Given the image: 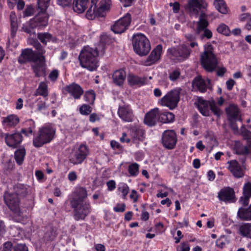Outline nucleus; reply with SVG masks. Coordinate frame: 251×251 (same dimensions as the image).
Masks as SVG:
<instances>
[{"label":"nucleus","instance_id":"11","mask_svg":"<svg viewBox=\"0 0 251 251\" xmlns=\"http://www.w3.org/2000/svg\"><path fill=\"white\" fill-rule=\"evenodd\" d=\"M191 50L186 45H182L177 48H172L168 50V53L172 60L184 61L188 58Z\"/></svg>","mask_w":251,"mask_h":251},{"label":"nucleus","instance_id":"12","mask_svg":"<svg viewBox=\"0 0 251 251\" xmlns=\"http://www.w3.org/2000/svg\"><path fill=\"white\" fill-rule=\"evenodd\" d=\"M207 4L205 0H189L185 6L186 10L192 16L197 17L200 12L205 9Z\"/></svg>","mask_w":251,"mask_h":251},{"label":"nucleus","instance_id":"56","mask_svg":"<svg viewBox=\"0 0 251 251\" xmlns=\"http://www.w3.org/2000/svg\"><path fill=\"white\" fill-rule=\"evenodd\" d=\"M243 194L244 196L251 197V184L250 183L245 184L243 188Z\"/></svg>","mask_w":251,"mask_h":251},{"label":"nucleus","instance_id":"38","mask_svg":"<svg viewBox=\"0 0 251 251\" xmlns=\"http://www.w3.org/2000/svg\"><path fill=\"white\" fill-rule=\"evenodd\" d=\"M25 125L29 126V127L27 128H23L21 131V133L27 136L32 134L33 130L35 127V125L34 122L31 119L27 120L25 122Z\"/></svg>","mask_w":251,"mask_h":251},{"label":"nucleus","instance_id":"42","mask_svg":"<svg viewBox=\"0 0 251 251\" xmlns=\"http://www.w3.org/2000/svg\"><path fill=\"white\" fill-rule=\"evenodd\" d=\"M129 188L128 185L125 183H120L118 185V191L121 194L123 199H126V196L128 193Z\"/></svg>","mask_w":251,"mask_h":251},{"label":"nucleus","instance_id":"26","mask_svg":"<svg viewBox=\"0 0 251 251\" xmlns=\"http://www.w3.org/2000/svg\"><path fill=\"white\" fill-rule=\"evenodd\" d=\"M65 91L75 99H79L83 93L82 88L77 84L73 83L65 87Z\"/></svg>","mask_w":251,"mask_h":251},{"label":"nucleus","instance_id":"19","mask_svg":"<svg viewBox=\"0 0 251 251\" xmlns=\"http://www.w3.org/2000/svg\"><path fill=\"white\" fill-rule=\"evenodd\" d=\"M162 54V46L158 45L152 50L148 57L143 62V64L145 66H151L155 63L160 59Z\"/></svg>","mask_w":251,"mask_h":251},{"label":"nucleus","instance_id":"50","mask_svg":"<svg viewBox=\"0 0 251 251\" xmlns=\"http://www.w3.org/2000/svg\"><path fill=\"white\" fill-rule=\"evenodd\" d=\"M92 107L86 104H83L79 107V113L83 115H88L92 112Z\"/></svg>","mask_w":251,"mask_h":251},{"label":"nucleus","instance_id":"40","mask_svg":"<svg viewBox=\"0 0 251 251\" xmlns=\"http://www.w3.org/2000/svg\"><path fill=\"white\" fill-rule=\"evenodd\" d=\"M10 19L11 21V35L14 36L15 32L17 29V18L15 12L12 11L10 15Z\"/></svg>","mask_w":251,"mask_h":251},{"label":"nucleus","instance_id":"45","mask_svg":"<svg viewBox=\"0 0 251 251\" xmlns=\"http://www.w3.org/2000/svg\"><path fill=\"white\" fill-rule=\"evenodd\" d=\"M241 21L246 23L245 28L248 30L251 29V15L249 13H243L240 17Z\"/></svg>","mask_w":251,"mask_h":251},{"label":"nucleus","instance_id":"30","mask_svg":"<svg viewBox=\"0 0 251 251\" xmlns=\"http://www.w3.org/2000/svg\"><path fill=\"white\" fill-rule=\"evenodd\" d=\"M15 190L17 195L23 197L30 194L33 192V189L31 187L23 184H18L15 188Z\"/></svg>","mask_w":251,"mask_h":251},{"label":"nucleus","instance_id":"44","mask_svg":"<svg viewBox=\"0 0 251 251\" xmlns=\"http://www.w3.org/2000/svg\"><path fill=\"white\" fill-rule=\"evenodd\" d=\"M25 154V151L24 149H20L15 152V158L17 163L21 165L23 161Z\"/></svg>","mask_w":251,"mask_h":251},{"label":"nucleus","instance_id":"61","mask_svg":"<svg viewBox=\"0 0 251 251\" xmlns=\"http://www.w3.org/2000/svg\"><path fill=\"white\" fill-rule=\"evenodd\" d=\"M129 197L134 202H136L138 201V195L137 191L135 190H132L130 194Z\"/></svg>","mask_w":251,"mask_h":251},{"label":"nucleus","instance_id":"15","mask_svg":"<svg viewBox=\"0 0 251 251\" xmlns=\"http://www.w3.org/2000/svg\"><path fill=\"white\" fill-rule=\"evenodd\" d=\"M208 25V22L206 19V15L204 13H201L200 16L199 21L197 22L196 32L199 34L201 31H203V33L201 36V40L204 38L209 39L212 36V32L206 28Z\"/></svg>","mask_w":251,"mask_h":251},{"label":"nucleus","instance_id":"55","mask_svg":"<svg viewBox=\"0 0 251 251\" xmlns=\"http://www.w3.org/2000/svg\"><path fill=\"white\" fill-rule=\"evenodd\" d=\"M37 103V110L38 111H41L42 110L46 109L47 107L46 103L45 101H43L41 98H39L36 100Z\"/></svg>","mask_w":251,"mask_h":251},{"label":"nucleus","instance_id":"22","mask_svg":"<svg viewBox=\"0 0 251 251\" xmlns=\"http://www.w3.org/2000/svg\"><path fill=\"white\" fill-rule=\"evenodd\" d=\"M5 140L7 146L16 148L22 142L23 137L21 133H7L5 134Z\"/></svg>","mask_w":251,"mask_h":251},{"label":"nucleus","instance_id":"59","mask_svg":"<svg viewBox=\"0 0 251 251\" xmlns=\"http://www.w3.org/2000/svg\"><path fill=\"white\" fill-rule=\"evenodd\" d=\"M125 209L126 205L124 203H118L113 208V210L116 212H123Z\"/></svg>","mask_w":251,"mask_h":251},{"label":"nucleus","instance_id":"43","mask_svg":"<svg viewBox=\"0 0 251 251\" xmlns=\"http://www.w3.org/2000/svg\"><path fill=\"white\" fill-rule=\"evenodd\" d=\"M240 231L243 236L251 238V224H246L241 226Z\"/></svg>","mask_w":251,"mask_h":251},{"label":"nucleus","instance_id":"24","mask_svg":"<svg viewBox=\"0 0 251 251\" xmlns=\"http://www.w3.org/2000/svg\"><path fill=\"white\" fill-rule=\"evenodd\" d=\"M159 110L157 108H154L147 113L144 118V123L149 126L155 125L159 120Z\"/></svg>","mask_w":251,"mask_h":251},{"label":"nucleus","instance_id":"25","mask_svg":"<svg viewBox=\"0 0 251 251\" xmlns=\"http://www.w3.org/2000/svg\"><path fill=\"white\" fill-rule=\"evenodd\" d=\"M234 197V191L233 188L230 187L223 189L218 194L219 200L226 202H233Z\"/></svg>","mask_w":251,"mask_h":251},{"label":"nucleus","instance_id":"10","mask_svg":"<svg viewBox=\"0 0 251 251\" xmlns=\"http://www.w3.org/2000/svg\"><path fill=\"white\" fill-rule=\"evenodd\" d=\"M89 154V149L84 144L75 148L70 155V161L74 165L81 164Z\"/></svg>","mask_w":251,"mask_h":251},{"label":"nucleus","instance_id":"36","mask_svg":"<svg viewBox=\"0 0 251 251\" xmlns=\"http://www.w3.org/2000/svg\"><path fill=\"white\" fill-rule=\"evenodd\" d=\"M214 5L216 9L220 13L226 14L228 13V8L224 0H214Z\"/></svg>","mask_w":251,"mask_h":251},{"label":"nucleus","instance_id":"64","mask_svg":"<svg viewBox=\"0 0 251 251\" xmlns=\"http://www.w3.org/2000/svg\"><path fill=\"white\" fill-rule=\"evenodd\" d=\"M100 119V116L98 114L93 113L90 115L89 120L92 123H94L96 121H99Z\"/></svg>","mask_w":251,"mask_h":251},{"label":"nucleus","instance_id":"53","mask_svg":"<svg viewBox=\"0 0 251 251\" xmlns=\"http://www.w3.org/2000/svg\"><path fill=\"white\" fill-rule=\"evenodd\" d=\"M190 247L188 242H182L176 248V251H190Z\"/></svg>","mask_w":251,"mask_h":251},{"label":"nucleus","instance_id":"48","mask_svg":"<svg viewBox=\"0 0 251 251\" xmlns=\"http://www.w3.org/2000/svg\"><path fill=\"white\" fill-rule=\"evenodd\" d=\"M96 98L95 92L93 90L87 91L84 96V100L91 104H93Z\"/></svg>","mask_w":251,"mask_h":251},{"label":"nucleus","instance_id":"39","mask_svg":"<svg viewBox=\"0 0 251 251\" xmlns=\"http://www.w3.org/2000/svg\"><path fill=\"white\" fill-rule=\"evenodd\" d=\"M110 4V0H103L100 2V5L98 8L102 17L105 16L106 11L109 9Z\"/></svg>","mask_w":251,"mask_h":251},{"label":"nucleus","instance_id":"33","mask_svg":"<svg viewBox=\"0 0 251 251\" xmlns=\"http://www.w3.org/2000/svg\"><path fill=\"white\" fill-rule=\"evenodd\" d=\"M48 94V85L47 83L45 82H41L36 90L35 95L41 96L44 98H47Z\"/></svg>","mask_w":251,"mask_h":251},{"label":"nucleus","instance_id":"57","mask_svg":"<svg viewBox=\"0 0 251 251\" xmlns=\"http://www.w3.org/2000/svg\"><path fill=\"white\" fill-rule=\"evenodd\" d=\"M180 75V73L178 70H174L170 73L169 78L172 81H175L179 77Z\"/></svg>","mask_w":251,"mask_h":251},{"label":"nucleus","instance_id":"60","mask_svg":"<svg viewBox=\"0 0 251 251\" xmlns=\"http://www.w3.org/2000/svg\"><path fill=\"white\" fill-rule=\"evenodd\" d=\"M34 11V9L32 6L27 5L24 12V15L27 17L31 16L33 14Z\"/></svg>","mask_w":251,"mask_h":251},{"label":"nucleus","instance_id":"47","mask_svg":"<svg viewBox=\"0 0 251 251\" xmlns=\"http://www.w3.org/2000/svg\"><path fill=\"white\" fill-rule=\"evenodd\" d=\"M37 37L38 39L45 45L51 40V35L48 32L39 33Z\"/></svg>","mask_w":251,"mask_h":251},{"label":"nucleus","instance_id":"27","mask_svg":"<svg viewBox=\"0 0 251 251\" xmlns=\"http://www.w3.org/2000/svg\"><path fill=\"white\" fill-rule=\"evenodd\" d=\"M210 83V80L208 79H204L201 76L196 77L193 81L192 85L194 88H196L201 92L206 91L208 84Z\"/></svg>","mask_w":251,"mask_h":251},{"label":"nucleus","instance_id":"13","mask_svg":"<svg viewBox=\"0 0 251 251\" xmlns=\"http://www.w3.org/2000/svg\"><path fill=\"white\" fill-rule=\"evenodd\" d=\"M198 107L200 113L204 116L209 115L210 110L217 116H219L222 113L221 109L214 102H209L204 100H200Z\"/></svg>","mask_w":251,"mask_h":251},{"label":"nucleus","instance_id":"6","mask_svg":"<svg viewBox=\"0 0 251 251\" xmlns=\"http://www.w3.org/2000/svg\"><path fill=\"white\" fill-rule=\"evenodd\" d=\"M33 45L37 50L38 54L34 52L31 49H25L22 51L21 55L19 57V62L24 63L26 61L37 62L38 61L40 57L45 53V50L38 41H34Z\"/></svg>","mask_w":251,"mask_h":251},{"label":"nucleus","instance_id":"9","mask_svg":"<svg viewBox=\"0 0 251 251\" xmlns=\"http://www.w3.org/2000/svg\"><path fill=\"white\" fill-rule=\"evenodd\" d=\"M179 100V92L176 90H174L163 96L158 103L162 106H166L173 110L177 106Z\"/></svg>","mask_w":251,"mask_h":251},{"label":"nucleus","instance_id":"7","mask_svg":"<svg viewBox=\"0 0 251 251\" xmlns=\"http://www.w3.org/2000/svg\"><path fill=\"white\" fill-rule=\"evenodd\" d=\"M48 18V16L45 11H40L34 18L24 25L23 29L27 33H30L31 29L36 27L42 29L47 25Z\"/></svg>","mask_w":251,"mask_h":251},{"label":"nucleus","instance_id":"3","mask_svg":"<svg viewBox=\"0 0 251 251\" xmlns=\"http://www.w3.org/2000/svg\"><path fill=\"white\" fill-rule=\"evenodd\" d=\"M55 134V129L51 125H45L40 128L37 135L33 138V145L38 148L50 142L54 138Z\"/></svg>","mask_w":251,"mask_h":251},{"label":"nucleus","instance_id":"29","mask_svg":"<svg viewBox=\"0 0 251 251\" xmlns=\"http://www.w3.org/2000/svg\"><path fill=\"white\" fill-rule=\"evenodd\" d=\"M89 0H74L73 9L78 13L83 12L87 8Z\"/></svg>","mask_w":251,"mask_h":251},{"label":"nucleus","instance_id":"14","mask_svg":"<svg viewBox=\"0 0 251 251\" xmlns=\"http://www.w3.org/2000/svg\"><path fill=\"white\" fill-rule=\"evenodd\" d=\"M243 136L247 139L248 146L243 145L239 142L235 144V150L237 154L246 155L251 151V132L245 128L242 130Z\"/></svg>","mask_w":251,"mask_h":251},{"label":"nucleus","instance_id":"18","mask_svg":"<svg viewBox=\"0 0 251 251\" xmlns=\"http://www.w3.org/2000/svg\"><path fill=\"white\" fill-rule=\"evenodd\" d=\"M162 144L168 149H173L177 141L176 135L173 130H165L162 134Z\"/></svg>","mask_w":251,"mask_h":251},{"label":"nucleus","instance_id":"51","mask_svg":"<svg viewBox=\"0 0 251 251\" xmlns=\"http://www.w3.org/2000/svg\"><path fill=\"white\" fill-rule=\"evenodd\" d=\"M169 191L173 192V190L171 188L164 186L163 189H160L158 191L156 197L161 198L166 197L168 195Z\"/></svg>","mask_w":251,"mask_h":251},{"label":"nucleus","instance_id":"5","mask_svg":"<svg viewBox=\"0 0 251 251\" xmlns=\"http://www.w3.org/2000/svg\"><path fill=\"white\" fill-rule=\"evenodd\" d=\"M132 44L134 51L140 56L146 55L151 50L149 39L145 35L140 33L133 36Z\"/></svg>","mask_w":251,"mask_h":251},{"label":"nucleus","instance_id":"17","mask_svg":"<svg viewBox=\"0 0 251 251\" xmlns=\"http://www.w3.org/2000/svg\"><path fill=\"white\" fill-rule=\"evenodd\" d=\"M4 199L6 205L14 213L18 216L21 215L19 210V201L18 195L16 194L6 193L4 196Z\"/></svg>","mask_w":251,"mask_h":251},{"label":"nucleus","instance_id":"49","mask_svg":"<svg viewBox=\"0 0 251 251\" xmlns=\"http://www.w3.org/2000/svg\"><path fill=\"white\" fill-rule=\"evenodd\" d=\"M217 31L218 33L228 36L230 34V31L227 25L225 24H220L217 28Z\"/></svg>","mask_w":251,"mask_h":251},{"label":"nucleus","instance_id":"41","mask_svg":"<svg viewBox=\"0 0 251 251\" xmlns=\"http://www.w3.org/2000/svg\"><path fill=\"white\" fill-rule=\"evenodd\" d=\"M226 113L230 119H235L239 114L238 108L235 105H230L226 109Z\"/></svg>","mask_w":251,"mask_h":251},{"label":"nucleus","instance_id":"31","mask_svg":"<svg viewBox=\"0 0 251 251\" xmlns=\"http://www.w3.org/2000/svg\"><path fill=\"white\" fill-rule=\"evenodd\" d=\"M126 77L125 71L123 69L117 70L113 74V79L114 82L118 85H122Z\"/></svg>","mask_w":251,"mask_h":251},{"label":"nucleus","instance_id":"4","mask_svg":"<svg viewBox=\"0 0 251 251\" xmlns=\"http://www.w3.org/2000/svg\"><path fill=\"white\" fill-rule=\"evenodd\" d=\"M204 52L201 56V63L203 68L208 72H213L217 67L218 61L213 52V48L209 43L204 46Z\"/></svg>","mask_w":251,"mask_h":251},{"label":"nucleus","instance_id":"28","mask_svg":"<svg viewBox=\"0 0 251 251\" xmlns=\"http://www.w3.org/2000/svg\"><path fill=\"white\" fill-rule=\"evenodd\" d=\"M45 57L41 55L37 62H34L32 68L34 72L37 76L39 77L43 75L45 73V68L44 66Z\"/></svg>","mask_w":251,"mask_h":251},{"label":"nucleus","instance_id":"32","mask_svg":"<svg viewBox=\"0 0 251 251\" xmlns=\"http://www.w3.org/2000/svg\"><path fill=\"white\" fill-rule=\"evenodd\" d=\"M127 81L128 84L132 86H140L145 83V80L143 78L132 74L127 76Z\"/></svg>","mask_w":251,"mask_h":251},{"label":"nucleus","instance_id":"16","mask_svg":"<svg viewBox=\"0 0 251 251\" xmlns=\"http://www.w3.org/2000/svg\"><path fill=\"white\" fill-rule=\"evenodd\" d=\"M131 23V15L129 13L118 20L111 27L112 30L117 34L125 32L128 27Z\"/></svg>","mask_w":251,"mask_h":251},{"label":"nucleus","instance_id":"20","mask_svg":"<svg viewBox=\"0 0 251 251\" xmlns=\"http://www.w3.org/2000/svg\"><path fill=\"white\" fill-rule=\"evenodd\" d=\"M118 114L119 117L125 122H130L133 118L132 110L128 105H120Z\"/></svg>","mask_w":251,"mask_h":251},{"label":"nucleus","instance_id":"21","mask_svg":"<svg viewBox=\"0 0 251 251\" xmlns=\"http://www.w3.org/2000/svg\"><path fill=\"white\" fill-rule=\"evenodd\" d=\"M228 170L234 176L238 178L242 177L244 176V169L241 165L236 160H232L227 162Z\"/></svg>","mask_w":251,"mask_h":251},{"label":"nucleus","instance_id":"37","mask_svg":"<svg viewBox=\"0 0 251 251\" xmlns=\"http://www.w3.org/2000/svg\"><path fill=\"white\" fill-rule=\"evenodd\" d=\"M238 215L239 217L245 220H251V204L248 208H240L238 211Z\"/></svg>","mask_w":251,"mask_h":251},{"label":"nucleus","instance_id":"62","mask_svg":"<svg viewBox=\"0 0 251 251\" xmlns=\"http://www.w3.org/2000/svg\"><path fill=\"white\" fill-rule=\"evenodd\" d=\"M35 175L37 180L40 182H43L44 181V173L40 170H37L35 173Z\"/></svg>","mask_w":251,"mask_h":251},{"label":"nucleus","instance_id":"46","mask_svg":"<svg viewBox=\"0 0 251 251\" xmlns=\"http://www.w3.org/2000/svg\"><path fill=\"white\" fill-rule=\"evenodd\" d=\"M139 166L136 163H133L129 165L128 171L131 176H136L139 174Z\"/></svg>","mask_w":251,"mask_h":251},{"label":"nucleus","instance_id":"2","mask_svg":"<svg viewBox=\"0 0 251 251\" xmlns=\"http://www.w3.org/2000/svg\"><path fill=\"white\" fill-rule=\"evenodd\" d=\"M98 56V52L96 49L89 46L85 47L79 56L81 66L90 71L95 70L99 66Z\"/></svg>","mask_w":251,"mask_h":251},{"label":"nucleus","instance_id":"35","mask_svg":"<svg viewBox=\"0 0 251 251\" xmlns=\"http://www.w3.org/2000/svg\"><path fill=\"white\" fill-rule=\"evenodd\" d=\"M100 14L98 7L96 5L91 6L87 10L86 17L89 20H93L97 17H102Z\"/></svg>","mask_w":251,"mask_h":251},{"label":"nucleus","instance_id":"58","mask_svg":"<svg viewBox=\"0 0 251 251\" xmlns=\"http://www.w3.org/2000/svg\"><path fill=\"white\" fill-rule=\"evenodd\" d=\"M59 72L56 69H54L51 71L49 74V77L51 81H55L58 77Z\"/></svg>","mask_w":251,"mask_h":251},{"label":"nucleus","instance_id":"63","mask_svg":"<svg viewBox=\"0 0 251 251\" xmlns=\"http://www.w3.org/2000/svg\"><path fill=\"white\" fill-rule=\"evenodd\" d=\"M72 0H57L58 5L66 7L70 5Z\"/></svg>","mask_w":251,"mask_h":251},{"label":"nucleus","instance_id":"1","mask_svg":"<svg viewBox=\"0 0 251 251\" xmlns=\"http://www.w3.org/2000/svg\"><path fill=\"white\" fill-rule=\"evenodd\" d=\"M87 197L86 190L82 187L76 188L70 201L74 209V218L75 220H84L91 212V207L89 201L85 200Z\"/></svg>","mask_w":251,"mask_h":251},{"label":"nucleus","instance_id":"34","mask_svg":"<svg viewBox=\"0 0 251 251\" xmlns=\"http://www.w3.org/2000/svg\"><path fill=\"white\" fill-rule=\"evenodd\" d=\"M175 115L173 113L165 111L160 112L159 111V120L163 123H172L174 121Z\"/></svg>","mask_w":251,"mask_h":251},{"label":"nucleus","instance_id":"23","mask_svg":"<svg viewBox=\"0 0 251 251\" xmlns=\"http://www.w3.org/2000/svg\"><path fill=\"white\" fill-rule=\"evenodd\" d=\"M19 117L14 114L9 115L2 118V125L4 128L6 130L14 128L19 123Z\"/></svg>","mask_w":251,"mask_h":251},{"label":"nucleus","instance_id":"54","mask_svg":"<svg viewBox=\"0 0 251 251\" xmlns=\"http://www.w3.org/2000/svg\"><path fill=\"white\" fill-rule=\"evenodd\" d=\"M144 131L141 129H137L133 135L134 140H142L144 138Z\"/></svg>","mask_w":251,"mask_h":251},{"label":"nucleus","instance_id":"52","mask_svg":"<svg viewBox=\"0 0 251 251\" xmlns=\"http://www.w3.org/2000/svg\"><path fill=\"white\" fill-rule=\"evenodd\" d=\"M50 0H38V8L42 11H46L49 5Z\"/></svg>","mask_w":251,"mask_h":251},{"label":"nucleus","instance_id":"8","mask_svg":"<svg viewBox=\"0 0 251 251\" xmlns=\"http://www.w3.org/2000/svg\"><path fill=\"white\" fill-rule=\"evenodd\" d=\"M56 235V230L49 227L46 229L45 231H39L37 235H33L32 239L35 244L37 246H40L53 241Z\"/></svg>","mask_w":251,"mask_h":251}]
</instances>
